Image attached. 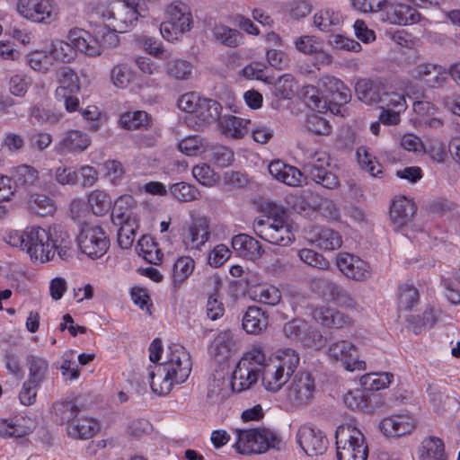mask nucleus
I'll return each mask as SVG.
<instances>
[{"instance_id": "obj_39", "label": "nucleus", "mask_w": 460, "mask_h": 460, "mask_svg": "<svg viewBox=\"0 0 460 460\" xmlns=\"http://www.w3.org/2000/svg\"><path fill=\"white\" fill-rule=\"evenodd\" d=\"M87 200L92 212L97 217H103L108 214L113 204L111 197L102 190L91 191L88 194Z\"/></svg>"}, {"instance_id": "obj_43", "label": "nucleus", "mask_w": 460, "mask_h": 460, "mask_svg": "<svg viewBox=\"0 0 460 460\" xmlns=\"http://www.w3.org/2000/svg\"><path fill=\"white\" fill-rule=\"evenodd\" d=\"M137 252L149 263L158 264L162 261L163 253L150 236L144 235L138 240Z\"/></svg>"}, {"instance_id": "obj_64", "label": "nucleus", "mask_w": 460, "mask_h": 460, "mask_svg": "<svg viewBox=\"0 0 460 460\" xmlns=\"http://www.w3.org/2000/svg\"><path fill=\"white\" fill-rule=\"evenodd\" d=\"M28 65L35 71L47 73L52 66L51 59L46 51L35 50L27 56Z\"/></svg>"}, {"instance_id": "obj_28", "label": "nucleus", "mask_w": 460, "mask_h": 460, "mask_svg": "<svg viewBox=\"0 0 460 460\" xmlns=\"http://www.w3.org/2000/svg\"><path fill=\"white\" fill-rule=\"evenodd\" d=\"M232 249L237 256L250 261H255L262 254L260 243L253 237L244 234L232 237Z\"/></svg>"}, {"instance_id": "obj_44", "label": "nucleus", "mask_w": 460, "mask_h": 460, "mask_svg": "<svg viewBox=\"0 0 460 460\" xmlns=\"http://www.w3.org/2000/svg\"><path fill=\"white\" fill-rule=\"evenodd\" d=\"M10 178L11 181L13 180L18 186L30 187L37 182L39 173L38 171L31 165L20 164L12 169Z\"/></svg>"}, {"instance_id": "obj_26", "label": "nucleus", "mask_w": 460, "mask_h": 460, "mask_svg": "<svg viewBox=\"0 0 460 460\" xmlns=\"http://www.w3.org/2000/svg\"><path fill=\"white\" fill-rule=\"evenodd\" d=\"M33 421L30 418L0 419V437L22 438L32 432Z\"/></svg>"}, {"instance_id": "obj_14", "label": "nucleus", "mask_w": 460, "mask_h": 460, "mask_svg": "<svg viewBox=\"0 0 460 460\" xmlns=\"http://www.w3.org/2000/svg\"><path fill=\"white\" fill-rule=\"evenodd\" d=\"M336 265L341 272L350 280L362 282L372 275L369 263L351 253H339L336 257Z\"/></svg>"}, {"instance_id": "obj_24", "label": "nucleus", "mask_w": 460, "mask_h": 460, "mask_svg": "<svg viewBox=\"0 0 460 460\" xmlns=\"http://www.w3.org/2000/svg\"><path fill=\"white\" fill-rule=\"evenodd\" d=\"M415 427L412 417L408 415H393L385 418L379 424L381 432L386 437H401L410 433Z\"/></svg>"}, {"instance_id": "obj_18", "label": "nucleus", "mask_w": 460, "mask_h": 460, "mask_svg": "<svg viewBox=\"0 0 460 460\" xmlns=\"http://www.w3.org/2000/svg\"><path fill=\"white\" fill-rule=\"evenodd\" d=\"M409 74L413 79L432 88L444 85L447 80V69L429 62L415 64Z\"/></svg>"}, {"instance_id": "obj_19", "label": "nucleus", "mask_w": 460, "mask_h": 460, "mask_svg": "<svg viewBox=\"0 0 460 460\" xmlns=\"http://www.w3.org/2000/svg\"><path fill=\"white\" fill-rule=\"evenodd\" d=\"M209 222L208 218L199 217L183 229L182 242L189 249H200L209 239Z\"/></svg>"}, {"instance_id": "obj_13", "label": "nucleus", "mask_w": 460, "mask_h": 460, "mask_svg": "<svg viewBox=\"0 0 460 460\" xmlns=\"http://www.w3.org/2000/svg\"><path fill=\"white\" fill-rule=\"evenodd\" d=\"M253 227L258 236L273 244L288 246L295 240L289 221L254 223Z\"/></svg>"}, {"instance_id": "obj_16", "label": "nucleus", "mask_w": 460, "mask_h": 460, "mask_svg": "<svg viewBox=\"0 0 460 460\" xmlns=\"http://www.w3.org/2000/svg\"><path fill=\"white\" fill-rule=\"evenodd\" d=\"M296 441L308 456L323 455L328 447V439L323 432L309 425L299 428Z\"/></svg>"}, {"instance_id": "obj_36", "label": "nucleus", "mask_w": 460, "mask_h": 460, "mask_svg": "<svg viewBox=\"0 0 460 460\" xmlns=\"http://www.w3.org/2000/svg\"><path fill=\"white\" fill-rule=\"evenodd\" d=\"M58 84L55 90V97H64L65 94L78 93L82 87L81 78L70 68H65L61 71Z\"/></svg>"}, {"instance_id": "obj_37", "label": "nucleus", "mask_w": 460, "mask_h": 460, "mask_svg": "<svg viewBox=\"0 0 460 460\" xmlns=\"http://www.w3.org/2000/svg\"><path fill=\"white\" fill-rule=\"evenodd\" d=\"M28 367L27 381L40 385L46 380L49 362L47 359L38 356H29L26 360Z\"/></svg>"}, {"instance_id": "obj_27", "label": "nucleus", "mask_w": 460, "mask_h": 460, "mask_svg": "<svg viewBox=\"0 0 460 460\" xmlns=\"http://www.w3.org/2000/svg\"><path fill=\"white\" fill-rule=\"evenodd\" d=\"M279 364L270 358L268 365L260 375L267 391L273 393L279 391L290 378V376Z\"/></svg>"}, {"instance_id": "obj_21", "label": "nucleus", "mask_w": 460, "mask_h": 460, "mask_svg": "<svg viewBox=\"0 0 460 460\" xmlns=\"http://www.w3.org/2000/svg\"><path fill=\"white\" fill-rule=\"evenodd\" d=\"M91 145V137L85 132L79 129H69L60 137L55 149L58 154H79Z\"/></svg>"}, {"instance_id": "obj_56", "label": "nucleus", "mask_w": 460, "mask_h": 460, "mask_svg": "<svg viewBox=\"0 0 460 460\" xmlns=\"http://www.w3.org/2000/svg\"><path fill=\"white\" fill-rule=\"evenodd\" d=\"M191 172L193 177L206 187H212L220 180L219 174L214 172L207 164L195 165Z\"/></svg>"}, {"instance_id": "obj_32", "label": "nucleus", "mask_w": 460, "mask_h": 460, "mask_svg": "<svg viewBox=\"0 0 460 460\" xmlns=\"http://www.w3.org/2000/svg\"><path fill=\"white\" fill-rule=\"evenodd\" d=\"M384 89L369 79H359L355 85L358 98L367 105L378 104Z\"/></svg>"}, {"instance_id": "obj_23", "label": "nucleus", "mask_w": 460, "mask_h": 460, "mask_svg": "<svg viewBox=\"0 0 460 460\" xmlns=\"http://www.w3.org/2000/svg\"><path fill=\"white\" fill-rule=\"evenodd\" d=\"M269 172L271 177L288 186H300L305 178L303 172L295 166L288 165L280 160L272 161L269 164Z\"/></svg>"}, {"instance_id": "obj_9", "label": "nucleus", "mask_w": 460, "mask_h": 460, "mask_svg": "<svg viewBox=\"0 0 460 460\" xmlns=\"http://www.w3.org/2000/svg\"><path fill=\"white\" fill-rule=\"evenodd\" d=\"M14 11L32 23L49 25L58 20L59 7L55 0H16Z\"/></svg>"}, {"instance_id": "obj_17", "label": "nucleus", "mask_w": 460, "mask_h": 460, "mask_svg": "<svg viewBox=\"0 0 460 460\" xmlns=\"http://www.w3.org/2000/svg\"><path fill=\"white\" fill-rule=\"evenodd\" d=\"M329 356L340 361L348 371L363 370L366 362L358 358V349L347 341L334 342L329 346Z\"/></svg>"}, {"instance_id": "obj_5", "label": "nucleus", "mask_w": 460, "mask_h": 460, "mask_svg": "<svg viewBox=\"0 0 460 460\" xmlns=\"http://www.w3.org/2000/svg\"><path fill=\"white\" fill-rule=\"evenodd\" d=\"M66 39L75 47L76 52L89 58H97L105 49L116 47L119 43L118 35L105 32L102 26L96 27L93 34L81 28L71 29Z\"/></svg>"}, {"instance_id": "obj_1", "label": "nucleus", "mask_w": 460, "mask_h": 460, "mask_svg": "<svg viewBox=\"0 0 460 460\" xmlns=\"http://www.w3.org/2000/svg\"><path fill=\"white\" fill-rule=\"evenodd\" d=\"M5 243L25 252L34 263L52 261L57 253L66 261L73 256V243L68 232L59 225L48 228L30 226L23 230H9L4 237Z\"/></svg>"}, {"instance_id": "obj_29", "label": "nucleus", "mask_w": 460, "mask_h": 460, "mask_svg": "<svg viewBox=\"0 0 460 460\" xmlns=\"http://www.w3.org/2000/svg\"><path fill=\"white\" fill-rule=\"evenodd\" d=\"M243 330L250 334H259L268 326V316L261 308L249 306L243 317Z\"/></svg>"}, {"instance_id": "obj_50", "label": "nucleus", "mask_w": 460, "mask_h": 460, "mask_svg": "<svg viewBox=\"0 0 460 460\" xmlns=\"http://www.w3.org/2000/svg\"><path fill=\"white\" fill-rule=\"evenodd\" d=\"M170 194L172 197L181 202H191L200 198L199 190L194 186L185 181H180L171 185Z\"/></svg>"}, {"instance_id": "obj_25", "label": "nucleus", "mask_w": 460, "mask_h": 460, "mask_svg": "<svg viewBox=\"0 0 460 460\" xmlns=\"http://www.w3.org/2000/svg\"><path fill=\"white\" fill-rule=\"evenodd\" d=\"M313 317L326 327L341 329L353 324V320L349 315L327 306L315 308Z\"/></svg>"}, {"instance_id": "obj_34", "label": "nucleus", "mask_w": 460, "mask_h": 460, "mask_svg": "<svg viewBox=\"0 0 460 460\" xmlns=\"http://www.w3.org/2000/svg\"><path fill=\"white\" fill-rule=\"evenodd\" d=\"M99 429L98 422L92 418H80L68 425L67 435L75 439H88Z\"/></svg>"}, {"instance_id": "obj_61", "label": "nucleus", "mask_w": 460, "mask_h": 460, "mask_svg": "<svg viewBox=\"0 0 460 460\" xmlns=\"http://www.w3.org/2000/svg\"><path fill=\"white\" fill-rule=\"evenodd\" d=\"M54 412L57 420L61 423L69 422L78 414L79 409L72 401L58 402L54 404Z\"/></svg>"}, {"instance_id": "obj_53", "label": "nucleus", "mask_w": 460, "mask_h": 460, "mask_svg": "<svg viewBox=\"0 0 460 460\" xmlns=\"http://www.w3.org/2000/svg\"><path fill=\"white\" fill-rule=\"evenodd\" d=\"M308 331V324L300 319H294L286 323L283 326V333L287 338L292 340H299L306 346L310 345L305 337L306 332Z\"/></svg>"}, {"instance_id": "obj_4", "label": "nucleus", "mask_w": 460, "mask_h": 460, "mask_svg": "<svg viewBox=\"0 0 460 460\" xmlns=\"http://www.w3.org/2000/svg\"><path fill=\"white\" fill-rule=\"evenodd\" d=\"M269 360L264 346L252 345L235 366L232 374V391L242 392L256 384Z\"/></svg>"}, {"instance_id": "obj_6", "label": "nucleus", "mask_w": 460, "mask_h": 460, "mask_svg": "<svg viewBox=\"0 0 460 460\" xmlns=\"http://www.w3.org/2000/svg\"><path fill=\"white\" fill-rule=\"evenodd\" d=\"M192 25V14L189 6L181 2H172L165 8L160 33L168 42L175 43L190 31Z\"/></svg>"}, {"instance_id": "obj_22", "label": "nucleus", "mask_w": 460, "mask_h": 460, "mask_svg": "<svg viewBox=\"0 0 460 460\" xmlns=\"http://www.w3.org/2000/svg\"><path fill=\"white\" fill-rule=\"evenodd\" d=\"M417 210L415 203L406 197H397L392 200L390 218L395 229L409 225Z\"/></svg>"}, {"instance_id": "obj_31", "label": "nucleus", "mask_w": 460, "mask_h": 460, "mask_svg": "<svg viewBox=\"0 0 460 460\" xmlns=\"http://www.w3.org/2000/svg\"><path fill=\"white\" fill-rule=\"evenodd\" d=\"M210 354L221 367H229L230 358V332L224 331L217 334L211 347Z\"/></svg>"}, {"instance_id": "obj_52", "label": "nucleus", "mask_w": 460, "mask_h": 460, "mask_svg": "<svg viewBox=\"0 0 460 460\" xmlns=\"http://www.w3.org/2000/svg\"><path fill=\"white\" fill-rule=\"evenodd\" d=\"M358 162L362 169H365L374 177L381 178L383 175L382 165L376 160L365 146L357 150Z\"/></svg>"}, {"instance_id": "obj_60", "label": "nucleus", "mask_w": 460, "mask_h": 460, "mask_svg": "<svg viewBox=\"0 0 460 460\" xmlns=\"http://www.w3.org/2000/svg\"><path fill=\"white\" fill-rule=\"evenodd\" d=\"M299 259L305 264L323 270L330 269V262L321 253L312 249H301L298 251Z\"/></svg>"}, {"instance_id": "obj_7", "label": "nucleus", "mask_w": 460, "mask_h": 460, "mask_svg": "<svg viewBox=\"0 0 460 460\" xmlns=\"http://www.w3.org/2000/svg\"><path fill=\"white\" fill-rule=\"evenodd\" d=\"M338 460H367L368 447L364 434L356 427L346 424L337 428L336 433Z\"/></svg>"}, {"instance_id": "obj_47", "label": "nucleus", "mask_w": 460, "mask_h": 460, "mask_svg": "<svg viewBox=\"0 0 460 460\" xmlns=\"http://www.w3.org/2000/svg\"><path fill=\"white\" fill-rule=\"evenodd\" d=\"M49 53L54 58L64 63L75 60L77 56L75 47L68 40H53Z\"/></svg>"}, {"instance_id": "obj_42", "label": "nucleus", "mask_w": 460, "mask_h": 460, "mask_svg": "<svg viewBox=\"0 0 460 460\" xmlns=\"http://www.w3.org/2000/svg\"><path fill=\"white\" fill-rule=\"evenodd\" d=\"M110 78L116 88L126 89L133 82L135 73L130 65L118 63L111 69Z\"/></svg>"}, {"instance_id": "obj_8", "label": "nucleus", "mask_w": 460, "mask_h": 460, "mask_svg": "<svg viewBox=\"0 0 460 460\" xmlns=\"http://www.w3.org/2000/svg\"><path fill=\"white\" fill-rule=\"evenodd\" d=\"M234 447L239 454H262L270 448H279L280 438L276 431L267 428L236 429Z\"/></svg>"}, {"instance_id": "obj_62", "label": "nucleus", "mask_w": 460, "mask_h": 460, "mask_svg": "<svg viewBox=\"0 0 460 460\" xmlns=\"http://www.w3.org/2000/svg\"><path fill=\"white\" fill-rule=\"evenodd\" d=\"M81 116L88 123L91 131L99 130L105 121V116L102 115L100 109L95 105H89L80 111Z\"/></svg>"}, {"instance_id": "obj_40", "label": "nucleus", "mask_w": 460, "mask_h": 460, "mask_svg": "<svg viewBox=\"0 0 460 460\" xmlns=\"http://www.w3.org/2000/svg\"><path fill=\"white\" fill-rule=\"evenodd\" d=\"M262 216L255 223H272L289 221L287 209L280 204L273 201H266L261 204Z\"/></svg>"}, {"instance_id": "obj_3", "label": "nucleus", "mask_w": 460, "mask_h": 460, "mask_svg": "<svg viewBox=\"0 0 460 460\" xmlns=\"http://www.w3.org/2000/svg\"><path fill=\"white\" fill-rule=\"evenodd\" d=\"M146 14L147 7L141 0H117L97 9L102 28L116 35L131 31L138 18Z\"/></svg>"}, {"instance_id": "obj_45", "label": "nucleus", "mask_w": 460, "mask_h": 460, "mask_svg": "<svg viewBox=\"0 0 460 460\" xmlns=\"http://www.w3.org/2000/svg\"><path fill=\"white\" fill-rule=\"evenodd\" d=\"M151 123L149 115L144 111H128L119 118V124L128 130L146 128Z\"/></svg>"}, {"instance_id": "obj_51", "label": "nucleus", "mask_w": 460, "mask_h": 460, "mask_svg": "<svg viewBox=\"0 0 460 460\" xmlns=\"http://www.w3.org/2000/svg\"><path fill=\"white\" fill-rule=\"evenodd\" d=\"M301 98L305 105L313 111L323 112L327 110V99L319 95V92L314 85L304 86L301 90Z\"/></svg>"}, {"instance_id": "obj_58", "label": "nucleus", "mask_w": 460, "mask_h": 460, "mask_svg": "<svg viewBox=\"0 0 460 460\" xmlns=\"http://www.w3.org/2000/svg\"><path fill=\"white\" fill-rule=\"evenodd\" d=\"M419 302V291L411 284L404 283L399 287V306L403 310H411Z\"/></svg>"}, {"instance_id": "obj_55", "label": "nucleus", "mask_w": 460, "mask_h": 460, "mask_svg": "<svg viewBox=\"0 0 460 460\" xmlns=\"http://www.w3.org/2000/svg\"><path fill=\"white\" fill-rule=\"evenodd\" d=\"M194 270V261L189 256L177 259L173 265L172 278L175 285L181 284L188 279Z\"/></svg>"}, {"instance_id": "obj_38", "label": "nucleus", "mask_w": 460, "mask_h": 460, "mask_svg": "<svg viewBox=\"0 0 460 460\" xmlns=\"http://www.w3.org/2000/svg\"><path fill=\"white\" fill-rule=\"evenodd\" d=\"M420 457L422 460H441L447 458L445 445L439 438L430 436L421 442Z\"/></svg>"}, {"instance_id": "obj_48", "label": "nucleus", "mask_w": 460, "mask_h": 460, "mask_svg": "<svg viewBox=\"0 0 460 460\" xmlns=\"http://www.w3.org/2000/svg\"><path fill=\"white\" fill-rule=\"evenodd\" d=\"M178 150L187 156H197L207 149V143L198 135L188 136L179 141Z\"/></svg>"}, {"instance_id": "obj_20", "label": "nucleus", "mask_w": 460, "mask_h": 460, "mask_svg": "<svg viewBox=\"0 0 460 460\" xmlns=\"http://www.w3.org/2000/svg\"><path fill=\"white\" fill-rule=\"evenodd\" d=\"M382 10L385 13L383 20L391 24L408 25L419 22L420 17L419 12L411 6L404 4L389 3L386 0H385Z\"/></svg>"}, {"instance_id": "obj_30", "label": "nucleus", "mask_w": 460, "mask_h": 460, "mask_svg": "<svg viewBox=\"0 0 460 460\" xmlns=\"http://www.w3.org/2000/svg\"><path fill=\"white\" fill-rule=\"evenodd\" d=\"M249 294L252 300L270 306L279 305L282 297L281 291L277 287L267 283L252 287Z\"/></svg>"}, {"instance_id": "obj_41", "label": "nucleus", "mask_w": 460, "mask_h": 460, "mask_svg": "<svg viewBox=\"0 0 460 460\" xmlns=\"http://www.w3.org/2000/svg\"><path fill=\"white\" fill-rule=\"evenodd\" d=\"M341 22V13L332 9L320 10L314 15V24L322 31H331Z\"/></svg>"}, {"instance_id": "obj_57", "label": "nucleus", "mask_w": 460, "mask_h": 460, "mask_svg": "<svg viewBox=\"0 0 460 460\" xmlns=\"http://www.w3.org/2000/svg\"><path fill=\"white\" fill-rule=\"evenodd\" d=\"M296 49L305 55L320 53L323 49L321 41L312 35H303L294 40Z\"/></svg>"}, {"instance_id": "obj_59", "label": "nucleus", "mask_w": 460, "mask_h": 460, "mask_svg": "<svg viewBox=\"0 0 460 460\" xmlns=\"http://www.w3.org/2000/svg\"><path fill=\"white\" fill-rule=\"evenodd\" d=\"M139 43L146 53L156 58L168 59L171 57V53L164 48L163 43L157 39L143 36Z\"/></svg>"}, {"instance_id": "obj_33", "label": "nucleus", "mask_w": 460, "mask_h": 460, "mask_svg": "<svg viewBox=\"0 0 460 460\" xmlns=\"http://www.w3.org/2000/svg\"><path fill=\"white\" fill-rule=\"evenodd\" d=\"M312 242L323 251H334L341 247L342 237L338 231L322 227L316 230Z\"/></svg>"}, {"instance_id": "obj_63", "label": "nucleus", "mask_w": 460, "mask_h": 460, "mask_svg": "<svg viewBox=\"0 0 460 460\" xmlns=\"http://www.w3.org/2000/svg\"><path fill=\"white\" fill-rule=\"evenodd\" d=\"M305 127L310 132L315 135L327 136L332 131L329 121L316 113L307 115Z\"/></svg>"}, {"instance_id": "obj_2", "label": "nucleus", "mask_w": 460, "mask_h": 460, "mask_svg": "<svg viewBox=\"0 0 460 460\" xmlns=\"http://www.w3.org/2000/svg\"><path fill=\"white\" fill-rule=\"evenodd\" d=\"M157 372L150 370L148 376L152 391L159 395L167 394L174 384H182L189 377L192 362L190 352L179 343L168 345L165 360L155 366Z\"/></svg>"}, {"instance_id": "obj_46", "label": "nucleus", "mask_w": 460, "mask_h": 460, "mask_svg": "<svg viewBox=\"0 0 460 460\" xmlns=\"http://www.w3.org/2000/svg\"><path fill=\"white\" fill-rule=\"evenodd\" d=\"M270 358L279 363L281 368L290 376L296 371L300 361L299 354L291 348L279 349L276 357Z\"/></svg>"}, {"instance_id": "obj_12", "label": "nucleus", "mask_w": 460, "mask_h": 460, "mask_svg": "<svg viewBox=\"0 0 460 460\" xmlns=\"http://www.w3.org/2000/svg\"><path fill=\"white\" fill-rule=\"evenodd\" d=\"M315 393L313 376L306 372H298L291 379L288 388V400L295 406H303L312 401Z\"/></svg>"}, {"instance_id": "obj_35", "label": "nucleus", "mask_w": 460, "mask_h": 460, "mask_svg": "<svg viewBox=\"0 0 460 460\" xmlns=\"http://www.w3.org/2000/svg\"><path fill=\"white\" fill-rule=\"evenodd\" d=\"M136 201L131 195H122L112 204L111 221L113 225L132 222L131 209Z\"/></svg>"}, {"instance_id": "obj_15", "label": "nucleus", "mask_w": 460, "mask_h": 460, "mask_svg": "<svg viewBox=\"0 0 460 460\" xmlns=\"http://www.w3.org/2000/svg\"><path fill=\"white\" fill-rule=\"evenodd\" d=\"M222 106L214 100L203 98L199 109H198L196 118V129H202L206 125L218 121L219 128L224 135L230 132V119L224 115L221 117Z\"/></svg>"}, {"instance_id": "obj_49", "label": "nucleus", "mask_w": 460, "mask_h": 460, "mask_svg": "<svg viewBox=\"0 0 460 460\" xmlns=\"http://www.w3.org/2000/svg\"><path fill=\"white\" fill-rule=\"evenodd\" d=\"M166 74L176 80H188L192 75L193 66L185 59L174 58L165 65Z\"/></svg>"}, {"instance_id": "obj_11", "label": "nucleus", "mask_w": 460, "mask_h": 460, "mask_svg": "<svg viewBox=\"0 0 460 460\" xmlns=\"http://www.w3.org/2000/svg\"><path fill=\"white\" fill-rule=\"evenodd\" d=\"M79 249L92 259L103 256L109 247L110 240L104 229L93 223H84L76 236Z\"/></svg>"}, {"instance_id": "obj_54", "label": "nucleus", "mask_w": 460, "mask_h": 460, "mask_svg": "<svg viewBox=\"0 0 460 460\" xmlns=\"http://www.w3.org/2000/svg\"><path fill=\"white\" fill-rule=\"evenodd\" d=\"M29 203L31 209L41 217L52 215L56 210L54 201L43 194L31 195Z\"/></svg>"}, {"instance_id": "obj_10", "label": "nucleus", "mask_w": 460, "mask_h": 460, "mask_svg": "<svg viewBox=\"0 0 460 460\" xmlns=\"http://www.w3.org/2000/svg\"><path fill=\"white\" fill-rule=\"evenodd\" d=\"M329 155L324 151H315L306 157L303 164V174L328 190H335L340 186L338 176L329 170L331 165Z\"/></svg>"}]
</instances>
